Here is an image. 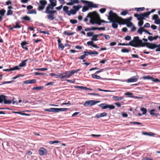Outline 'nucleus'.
Segmentation results:
<instances>
[{"mask_svg":"<svg viewBox=\"0 0 160 160\" xmlns=\"http://www.w3.org/2000/svg\"><path fill=\"white\" fill-rule=\"evenodd\" d=\"M92 16H89V14H88L87 16V17H90V22L92 24L97 23L100 25L101 23H109L111 22V21H106L104 20H101L100 21L99 20L100 18L98 13L96 12H94Z\"/></svg>","mask_w":160,"mask_h":160,"instance_id":"f257e3e1","label":"nucleus"},{"mask_svg":"<svg viewBox=\"0 0 160 160\" xmlns=\"http://www.w3.org/2000/svg\"><path fill=\"white\" fill-rule=\"evenodd\" d=\"M130 45L135 47H143L145 45V42L140 39L138 36L134 37L133 39L129 42Z\"/></svg>","mask_w":160,"mask_h":160,"instance_id":"f03ea898","label":"nucleus"},{"mask_svg":"<svg viewBox=\"0 0 160 160\" xmlns=\"http://www.w3.org/2000/svg\"><path fill=\"white\" fill-rule=\"evenodd\" d=\"M80 1L84 3L87 4V5H85L83 7L82 11L84 12L89 10V8H98V5L94 4L92 2H90L84 0H81Z\"/></svg>","mask_w":160,"mask_h":160,"instance_id":"7ed1b4c3","label":"nucleus"},{"mask_svg":"<svg viewBox=\"0 0 160 160\" xmlns=\"http://www.w3.org/2000/svg\"><path fill=\"white\" fill-rule=\"evenodd\" d=\"M98 35L97 34L93 35L92 38L91 39V41L87 42V44L88 45H91L92 47L98 48L99 47L96 44H94L93 41H97L98 40L97 39Z\"/></svg>","mask_w":160,"mask_h":160,"instance_id":"20e7f679","label":"nucleus"},{"mask_svg":"<svg viewBox=\"0 0 160 160\" xmlns=\"http://www.w3.org/2000/svg\"><path fill=\"white\" fill-rule=\"evenodd\" d=\"M145 46L147 48L151 49H153L156 48L155 51L156 52H160V43L158 45L155 43H148L145 44Z\"/></svg>","mask_w":160,"mask_h":160,"instance_id":"39448f33","label":"nucleus"},{"mask_svg":"<svg viewBox=\"0 0 160 160\" xmlns=\"http://www.w3.org/2000/svg\"><path fill=\"white\" fill-rule=\"evenodd\" d=\"M111 21V22L112 23V27L114 28H117L118 27V24L121 22V18L118 16L116 17L113 18V20L110 21Z\"/></svg>","mask_w":160,"mask_h":160,"instance_id":"423d86ee","label":"nucleus"},{"mask_svg":"<svg viewBox=\"0 0 160 160\" xmlns=\"http://www.w3.org/2000/svg\"><path fill=\"white\" fill-rule=\"evenodd\" d=\"M100 102L99 101H95L94 100H89L87 101L84 103L83 105L84 106L87 107L88 106H92L95 105Z\"/></svg>","mask_w":160,"mask_h":160,"instance_id":"0eeeda50","label":"nucleus"},{"mask_svg":"<svg viewBox=\"0 0 160 160\" xmlns=\"http://www.w3.org/2000/svg\"><path fill=\"white\" fill-rule=\"evenodd\" d=\"M109 15L108 16V19L110 21L113 20V17L116 18L118 16L117 14L113 12L112 11L110 10L108 12Z\"/></svg>","mask_w":160,"mask_h":160,"instance_id":"6e6552de","label":"nucleus"},{"mask_svg":"<svg viewBox=\"0 0 160 160\" xmlns=\"http://www.w3.org/2000/svg\"><path fill=\"white\" fill-rule=\"evenodd\" d=\"M40 3L41 5L38 6V9L39 11H41L44 9L45 5L47 4V2L45 0H42L40 1Z\"/></svg>","mask_w":160,"mask_h":160,"instance_id":"1a4fd4ad","label":"nucleus"},{"mask_svg":"<svg viewBox=\"0 0 160 160\" xmlns=\"http://www.w3.org/2000/svg\"><path fill=\"white\" fill-rule=\"evenodd\" d=\"M57 76L60 77L61 79L69 78L71 77L69 72L68 71H66L63 73L60 74L59 75H57Z\"/></svg>","mask_w":160,"mask_h":160,"instance_id":"9d476101","label":"nucleus"},{"mask_svg":"<svg viewBox=\"0 0 160 160\" xmlns=\"http://www.w3.org/2000/svg\"><path fill=\"white\" fill-rule=\"evenodd\" d=\"M148 15L146 12L143 13H141L138 14V21H142L143 19H145V18H148Z\"/></svg>","mask_w":160,"mask_h":160,"instance_id":"9b49d317","label":"nucleus"},{"mask_svg":"<svg viewBox=\"0 0 160 160\" xmlns=\"http://www.w3.org/2000/svg\"><path fill=\"white\" fill-rule=\"evenodd\" d=\"M56 6L55 3L53 4V5L49 4L46 8L45 13L48 14L50 11L52 10L54 8V7Z\"/></svg>","mask_w":160,"mask_h":160,"instance_id":"f8f14e48","label":"nucleus"},{"mask_svg":"<svg viewBox=\"0 0 160 160\" xmlns=\"http://www.w3.org/2000/svg\"><path fill=\"white\" fill-rule=\"evenodd\" d=\"M132 18L131 17H130L129 18L123 19L122 18H121V22L119 23V24H125L126 23L129 22L132 20Z\"/></svg>","mask_w":160,"mask_h":160,"instance_id":"ddd939ff","label":"nucleus"},{"mask_svg":"<svg viewBox=\"0 0 160 160\" xmlns=\"http://www.w3.org/2000/svg\"><path fill=\"white\" fill-rule=\"evenodd\" d=\"M38 152L40 155H44L47 154V151L43 148H41L38 150Z\"/></svg>","mask_w":160,"mask_h":160,"instance_id":"4468645a","label":"nucleus"},{"mask_svg":"<svg viewBox=\"0 0 160 160\" xmlns=\"http://www.w3.org/2000/svg\"><path fill=\"white\" fill-rule=\"evenodd\" d=\"M138 78V76H133L131 78L128 79L127 80V82L128 83L134 82H137Z\"/></svg>","mask_w":160,"mask_h":160,"instance_id":"2eb2a0df","label":"nucleus"},{"mask_svg":"<svg viewBox=\"0 0 160 160\" xmlns=\"http://www.w3.org/2000/svg\"><path fill=\"white\" fill-rule=\"evenodd\" d=\"M70 2H67L66 5H72L75 3L78 4L79 3V1L78 0H70Z\"/></svg>","mask_w":160,"mask_h":160,"instance_id":"dca6fc26","label":"nucleus"},{"mask_svg":"<svg viewBox=\"0 0 160 160\" xmlns=\"http://www.w3.org/2000/svg\"><path fill=\"white\" fill-rule=\"evenodd\" d=\"M156 111V110L155 109H152L150 110L149 112L152 116L157 117L159 115V114L158 113H154V112Z\"/></svg>","mask_w":160,"mask_h":160,"instance_id":"f3484780","label":"nucleus"},{"mask_svg":"<svg viewBox=\"0 0 160 160\" xmlns=\"http://www.w3.org/2000/svg\"><path fill=\"white\" fill-rule=\"evenodd\" d=\"M107 116V113L106 112H104L100 114H97L96 115L95 117L98 118H99L101 117H106Z\"/></svg>","mask_w":160,"mask_h":160,"instance_id":"a211bd4d","label":"nucleus"},{"mask_svg":"<svg viewBox=\"0 0 160 160\" xmlns=\"http://www.w3.org/2000/svg\"><path fill=\"white\" fill-rule=\"evenodd\" d=\"M36 82L35 79H32L30 80H27L24 81L23 83L25 84L34 83Z\"/></svg>","mask_w":160,"mask_h":160,"instance_id":"6ab92c4d","label":"nucleus"},{"mask_svg":"<svg viewBox=\"0 0 160 160\" xmlns=\"http://www.w3.org/2000/svg\"><path fill=\"white\" fill-rule=\"evenodd\" d=\"M49 15H47V18L49 20H53L56 17L54 14H49Z\"/></svg>","mask_w":160,"mask_h":160,"instance_id":"aec40b11","label":"nucleus"},{"mask_svg":"<svg viewBox=\"0 0 160 160\" xmlns=\"http://www.w3.org/2000/svg\"><path fill=\"white\" fill-rule=\"evenodd\" d=\"M44 111L47 112L56 113V108H50L49 109H44Z\"/></svg>","mask_w":160,"mask_h":160,"instance_id":"412c9836","label":"nucleus"},{"mask_svg":"<svg viewBox=\"0 0 160 160\" xmlns=\"http://www.w3.org/2000/svg\"><path fill=\"white\" fill-rule=\"evenodd\" d=\"M12 102L13 104H14L16 103V104H18L17 102L16 101H14L13 99L12 100V101H11L10 100H7L6 99H5L4 102L5 104H10L12 103Z\"/></svg>","mask_w":160,"mask_h":160,"instance_id":"4be33fe9","label":"nucleus"},{"mask_svg":"<svg viewBox=\"0 0 160 160\" xmlns=\"http://www.w3.org/2000/svg\"><path fill=\"white\" fill-rule=\"evenodd\" d=\"M27 44H28L26 41H23L21 43V45L23 48L25 49L27 51L28 50V48L26 46Z\"/></svg>","mask_w":160,"mask_h":160,"instance_id":"5701e85b","label":"nucleus"},{"mask_svg":"<svg viewBox=\"0 0 160 160\" xmlns=\"http://www.w3.org/2000/svg\"><path fill=\"white\" fill-rule=\"evenodd\" d=\"M112 98L116 101H120L124 99V97H119L115 96H113Z\"/></svg>","mask_w":160,"mask_h":160,"instance_id":"b1692460","label":"nucleus"},{"mask_svg":"<svg viewBox=\"0 0 160 160\" xmlns=\"http://www.w3.org/2000/svg\"><path fill=\"white\" fill-rule=\"evenodd\" d=\"M84 53L85 54L88 53V54L89 55H98V53L97 52L94 51H91L90 52L85 51L84 52Z\"/></svg>","mask_w":160,"mask_h":160,"instance_id":"393cba45","label":"nucleus"},{"mask_svg":"<svg viewBox=\"0 0 160 160\" xmlns=\"http://www.w3.org/2000/svg\"><path fill=\"white\" fill-rule=\"evenodd\" d=\"M82 7L81 5H78L77 6H73L72 7L73 9L76 11H78L79 9Z\"/></svg>","mask_w":160,"mask_h":160,"instance_id":"a878e982","label":"nucleus"},{"mask_svg":"<svg viewBox=\"0 0 160 160\" xmlns=\"http://www.w3.org/2000/svg\"><path fill=\"white\" fill-rule=\"evenodd\" d=\"M28 59H26L23 61H22L21 63L19 64V67H23L25 66L26 64V62L28 61Z\"/></svg>","mask_w":160,"mask_h":160,"instance_id":"bb28decb","label":"nucleus"},{"mask_svg":"<svg viewBox=\"0 0 160 160\" xmlns=\"http://www.w3.org/2000/svg\"><path fill=\"white\" fill-rule=\"evenodd\" d=\"M68 110V108H56V113L61 111H64Z\"/></svg>","mask_w":160,"mask_h":160,"instance_id":"cd10ccee","label":"nucleus"},{"mask_svg":"<svg viewBox=\"0 0 160 160\" xmlns=\"http://www.w3.org/2000/svg\"><path fill=\"white\" fill-rule=\"evenodd\" d=\"M6 96L4 95H0V103H2L3 101L4 102L5 99H6Z\"/></svg>","mask_w":160,"mask_h":160,"instance_id":"c85d7f7f","label":"nucleus"},{"mask_svg":"<svg viewBox=\"0 0 160 160\" xmlns=\"http://www.w3.org/2000/svg\"><path fill=\"white\" fill-rule=\"evenodd\" d=\"M63 33L64 34L67 35L68 36H70V35H73L75 33V32H70L68 31H65Z\"/></svg>","mask_w":160,"mask_h":160,"instance_id":"c756f323","label":"nucleus"},{"mask_svg":"<svg viewBox=\"0 0 160 160\" xmlns=\"http://www.w3.org/2000/svg\"><path fill=\"white\" fill-rule=\"evenodd\" d=\"M79 70V69H78L76 70H72L71 71H68L69 72V74H70L71 76L73 75L75 73H77L78 72Z\"/></svg>","mask_w":160,"mask_h":160,"instance_id":"7c9ffc66","label":"nucleus"},{"mask_svg":"<svg viewBox=\"0 0 160 160\" xmlns=\"http://www.w3.org/2000/svg\"><path fill=\"white\" fill-rule=\"evenodd\" d=\"M98 106L102 107V109L107 108V104L106 103H101L98 105Z\"/></svg>","mask_w":160,"mask_h":160,"instance_id":"2f4dec72","label":"nucleus"},{"mask_svg":"<svg viewBox=\"0 0 160 160\" xmlns=\"http://www.w3.org/2000/svg\"><path fill=\"white\" fill-rule=\"evenodd\" d=\"M92 77L93 78H95L98 79H100L101 78V77L99 76H98L95 74H92Z\"/></svg>","mask_w":160,"mask_h":160,"instance_id":"473e14b6","label":"nucleus"},{"mask_svg":"<svg viewBox=\"0 0 160 160\" xmlns=\"http://www.w3.org/2000/svg\"><path fill=\"white\" fill-rule=\"evenodd\" d=\"M43 88V86H40L38 87H33L32 88L33 90H39Z\"/></svg>","mask_w":160,"mask_h":160,"instance_id":"72a5a7b5","label":"nucleus"},{"mask_svg":"<svg viewBox=\"0 0 160 160\" xmlns=\"http://www.w3.org/2000/svg\"><path fill=\"white\" fill-rule=\"evenodd\" d=\"M144 30L145 29H144L143 28H141L138 29V32L140 34L142 35V32H144Z\"/></svg>","mask_w":160,"mask_h":160,"instance_id":"f704fd0d","label":"nucleus"},{"mask_svg":"<svg viewBox=\"0 0 160 160\" xmlns=\"http://www.w3.org/2000/svg\"><path fill=\"white\" fill-rule=\"evenodd\" d=\"M142 78L144 79L151 80L153 79V78L149 76H145L143 77Z\"/></svg>","mask_w":160,"mask_h":160,"instance_id":"c9c22d12","label":"nucleus"},{"mask_svg":"<svg viewBox=\"0 0 160 160\" xmlns=\"http://www.w3.org/2000/svg\"><path fill=\"white\" fill-rule=\"evenodd\" d=\"M142 134L144 135H147L150 136H153L154 135V134L152 132H143Z\"/></svg>","mask_w":160,"mask_h":160,"instance_id":"e433bc0d","label":"nucleus"},{"mask_svg":"<svg viewBox=\"0 0 160 160\" xmlns=\"http://www.w3.org/2000/svg\"><path fill=\"white\" fill-rule=\"evenodd\" d=\"M115 108V106L112 105L108 104H107V108H109L110 109H113Z\"/></svg>","mask_w":160,"mask_h":160,"instance_id":"4c0bfd02","label":"nucleus"},{"mask_svg":"<svg viewBox=\"0 0 160 160\" xmlns=\"http://www.w3.org/2000/svg\"><path fill=\"white\" fill-rule=\"evenodd\" d=\"M140 110L142 112V114H145L147 112V109L144 108H140Z\"/></svg>","mask_w":160,"mask_h":160,"instance_id":"58836bf2","label":"nucleus"},{"mask_svg":"<svg viewBox=\"0 0 160 160\" xmlns=\"http://www.w3.org/2000/svg\"><path fill=\"white\" fill-rule=\"evenodd\" d=\"M129 13L128 11L127 10H124L121 13V14L123 16H125L128 14Z\"/></svg>","mask_w":160,"mask_h":160,"instance_id":"ea45409f","label":"nucleus"},{"mask_svg":"<svg viewBox=\"0 0 160 160\" xmlns=\"http://www.w3.org/2000/svg\"><path fill=\"white\" fill-rule=\"evenodd\" d=\"M21 26L19 25V23L18 22H15V25L14 26V28H21Z\"/></svg>","mask_w":160,"mask_h":160,"instance_id":"a19ab883","label":"nucleus"},{"mask_svg":"<svg viewBox=\"0 0 160 160\" xmlns=\"http://www.w3.org/2000/svg\"><path fill=\"white\" fill-rule=\"evenodd\" d=\"M13 13V12L12 10H11L8 9L6 14L8 16L11 15Z\"/></svg>","mask_w":160,"mask_h":160,"instance_id":"79ce46f5","label":"nucleus"},{"mask_svg":"<svg viewBox=\"0 0 160 160\" xmlns=\"http://www.w3.org/2000/svg\"><path fill=\"white\" fill-rule=\"evenodd\" d=\"M130 123L132 124H137L141 125L142 126V123H141L139 122H130Z\"/></svg>","mask_w":160,"mask_h":160,"instance_id":"37998d69","label":"nucleus"},{"mask_svg":"<svg viewBox=\"0 0 160 160\" xmlns=\"http://www.w3.org/2000/svg\"><path fill=\"white\" fill-rule=\"evenodd\" d=\"M145 9L144 7L137 8H135V10L137 11H142Z\"/></svg>","mask_w":160,"mask_h":160,"instance_id":"c03bdc74","label":"nucleus"},{"mask_svg":"<svg viewBox=\"0 0 160 160\" xmlns=\"http://www.w3.org/2000/svg\"><path fill=\"white\" fill-rule=\"evenodd\" d=\"M121 51L122 52L125 53L128 52L130 51V50L124 48L121 50Z\"/></svg>","mask_w":160,"mask_h":160,"instance_id":"a18cd8bd","label":"nucleus"},{"mask_svg":"<svg viewBox=\"0 0 160 160\" xmlns=\"http://www.w3.org/2000/svg\"><path fill=\"white\" fill-rule=\"evenodd\" d=\"M125 95L128 96V97H133V94L132 93H131L130 92H127L125 93L124 94Z\"/></svg>","mask_w":160,"mask_h":160,"instance_id":"49530a36","label":"nucleus"},{"mask_svg":"<svg viewBox=\"0 0 160 160\" xmlns=\"http://www.w3.org/2000/svg\"><path fill=\"white\" fill-rule=\"evenodd\" d=\"M6 12V11L4 9H2L0 10V14L1 16H2L4 15V13Z\"/></svg>","mask_w":160,"mask_h":160,"instance_id":"de8ad7c7","label":"nucleus"},{"mask_svg":"<svg viewBox=\"0 0 160 160\" xmlns=\"http://www.w3.org/2000/svg\"><path fill=\"white\" fill-rule=\"evenodd\" d=\"M22 18L23 19L26 21H29L30 20V18L28 16H26L24 17H23Z\"/></svg>","mask_w":160,"mask_h":160,"instance_id":"09e8293b","label":"nucleus"},{"mask_svg":"<svg viewBox=\"0 0 160 160\" xmlns=\"http://www.w3.org/2000/svg\"><path fill=\"white\" fill-rule=\"evenodd\" d=\"M75 88H79L81 89H83L85 90V87L82 86H77L75 87Z\"/></svg>","mask_w":160,"mask_h":160,"instance_id":"8fccbe9b","label":"nucleus"},{"mask_svg":"<svg viewBox=\"0 0 160 160\" xmlns=\"http://www.w3.org/2000/svg\"><path fill=\"white\" fill-rule=\"evenodd\" d=\"M50 2V4H49L53 5V4H55L57 5V1L55 0H49Z\"/></svg>","mask_w":160,"mask_h":160,"instance_id":"3c124183","label":"nucleus"},{"mask_svg":"<svg viewBox=\"0 0 160 160\" xmlns=\"http://www.w3.org/2000/svg\"><path fill=\"white\" fill-rule=\"evenodd\" d=\"M88 55H86V54H84L81 56L80 57L78 58L79 59L82 60L86 56H87Z\"/></svg>","mask_w":160,"mask_h":160,"instance_id":"603ef678","label":"nucleus"},{"mask_svg":"<svg viewBox=\"0 0 160 160\" xmlns=\"http://www.w3.org/2000/svg\"><path fill=\"white\" fill-rule=\"evenodd\" d=\"M158 18V16L157 14H154L152 16V19L154 20H155Z\"/></svg>","mask_w":160,"mask_h":160,"instance_id":"864d4df0","label":"nucleus"},{"mask_svg":"<svg viewBox=\"0 0 160 160\" xmlns=\"http://www.w3.org/2000/svg\"><path fill=\"white\" fill-rule=\"evenodd\" d=\"M70 22L72 24L76 23L77 22V21L75 19H70Z\"/></svg>","mask_w":160,"mask_h":160,"instance_id":"5fc2aeb1","label":"nucleus"},{"mask_svg":"<svg viewBox=\"0 0 160 160\" xmlns=\"http://www.w3.org/2000/svg\"><path fill=\"white\" fill-rule=\"evenodd\" d=\"M19 67V66H16L13 68H11V70L12 71L19 70L20 69Z\"/></svg>","mask_w":160,"mask_h":160,"instance_id":"6e6d98bb","label":"nucleus"},{"mask_svg":"<svg viewBox=\"0 0 160 160\" xmlns=\"http://www.w3.org/2000/svg\"><path fill=\"white\" fill-rule=\"evenodd\" d=\"M37 70H40L41 71H46L48 70L47 68H37L36 69Z\"/></svg>","mask_w":160,"mask_h":160,"instance_id":"4d7b16f0","label":"nucleus"},{"mask_svg":"<svg viewBox=\"0 0 160 160\" xmlns=\"http://www.w3.org/2000/svg\"><path fill=\"white\" fill-rule=\"evenodd\" d=\"M106 10L105 8H102L100 9L99 11L101 13H103L106 11Z\"/></svg>","mask_w":160,"mask_h":160,"instance_id":"13d9d810","label":"nucleus"},{"mask_svg":"<svg viewBox=\"0 0 160 160\" xmlns=\"http://www.w3.org/2000/svg\"><path fill=\"white\" fill-rule=\"evenodd\" d=\"M155 10H156L155 9H153L150 12H146V13H147V15H148V17L149 16L151 13L153 12H154L155 11Z\"/></svg>","mask_w":160,"mask_h":160,"instance_id":"bf43d9fd","label":"nucleus"},{"mask_svg":"<svg viewBox=\"0 0 160 160\" xmlns=\"http://www.w3.org/2000/svg\"><path fill=\"white\" fill-rule=\"evenodd\" d=\"M68 9L69 7L67 6H64L63 7V10L65 12L68 10Z\"/></svg>","mask_w":160,"mask_h":160,"instance_id":"052dcab7","label":"nucleus"},{"mask_svg":"<svg viewBox=\"0 0 160 160\" xmlns=\"http://www.w3.org/2000/svg\"><path fill=\"white\" fill-rule=\"evenodd\" d=\"M131 39V37L130 36H127L125 37L124 39L126 40H130Z\"/></svg>","mask_w":160,"mask_h":160,"instance_id":"680f3d73","label":"nucleus"},{"mask_svg":"<svg viewBox=\"0 0 160 160\" xmlns=\"http://www.w3.org/2000/svg\"><path fill=\"white\" fill-rule=\"evenodd\" d=\"M143 24V20H142V21H139V22H138V24L139 26L141 27L142 25Z\"/></svg>","mask_w":160,"mask_h":160,"instance_id":"e2e57ef3","label":"nucleus"},{"mask_svg":"<svg viewBox=\"0 0 160 160\" xmlns=\"http://www.w3.org/2000/svg\"><path fill=\"white\" fill-rule=\"evenodd\" d=\"M154 22L155 24H160V19H158L155 20Z\"/></svg>","mask_w":160,"mask_h":160,"instance_id":"0e129e2a","label":"nucleus"},{"mask_svg":"<svg viewBox=\"0 0 160 160\" xmlns=\"http://www.w3.org/2000/svg\"><path fill=\"white\" fill-rule=\"evenodd\" d=\"M59 142L58 141H50L49 142V143L51 144H53L54 143H58Z\"/></svg>","mask_w":160,"mask_h":160,"instance_id":"69168bd1","label":"nucleus"},{"mask_svg":"<svg viewBox=\"0 0 160 160\" xmlns=\"http://www.w3.org/2000/svg\"><path fill=\"white\" fill-rule=\"evenodd\" d=\"M70 11L71 12V14L72 15L75 14L77 12L74 10L73 9H71Z\"/></svg>","mask_w":160,"mask_h":160,"instance_id":"338daca9","label":"nucleus"},{"mask_svg":"<svg viewBox=\"0 0 160 160\" xmlns=\"http://www.w3.org/2000/svg\"><path fill=\"white\" fill-rule=\"evenodd\" d=\"M58 47L59 48H60L62 50H63L64 47V45L62 43H61L58 45Z\"/></svg>","mask_w":160,"mask_h":160,"instance_id":"774afa93","label":"nucleus"}]
</instances>
